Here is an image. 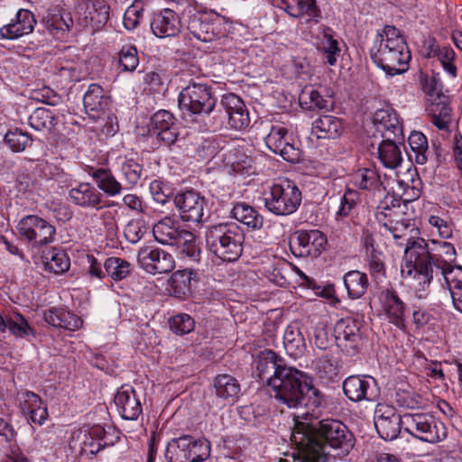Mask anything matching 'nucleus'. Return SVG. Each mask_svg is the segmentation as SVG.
I'll use <instances>...</instances> for the list:
<instances>
[{
    "label": "nucleus",
    "instance_id": "nucleus-1",
    "mask_svg": "<svg viewBox=\"0 0 462 462\" xmlns=\"http://www.w3.org/2000/svg\"><path fill=\"white\" fill-rule=\"evenodd\" d=\"M255 374L268 387L270 394L289 408L322 405L323 396L313 386L312 379L271 349L258 355Z\"/></svg>",
    "mask_w": 462,
    "mask_h": 462
},
{
    "label": "nucleus",
    "instance_id": "nucleus-2",
    "mask_svg": "<svg viewBox=\"0 0 462 462\" xmlns=\"http://www.w3.org/2000/svg\"><path fill=\"white\" fill-rule=\"evenodd\" d=\"M432 244L435 247L430 248L422 238L409 240L404 251L401 275L418 299L427 298L434 276L445 279L457 267L453 266L457 253L452 244L435 240Z\"/></svg>",
    "mask_w": 462,
    "mask_h": 462
},
{
    "label": "nucleus",
    "instance_id": "nucleus-3",
    "mask_svg": "<svg viewBox=\"0 0 462 462\" xmlns=\"http://www.w3.org/2000/svg\"><path fill=\"white\" fill-rule=\"evenodd\" d=\"M305 428L304 423L297 422L291 432V438L300 446L299 462H327L325 447L335 449L336 456H346L355 446L354 435L339 420H323L319 422L318 435L322 444L310 437Z\"/></svg>",
    "mask_w": 462,
    "mask_h": 462
},
{
    "label": "nucleus",
    "instance_id": "nucleus-4",
    "mask_svg": "<svg viewBox=\"0 0 462 462\" xmlns=\"http://www.w3.org/2000/svg\"><path fill=\"white\" fill-rule=\"evenodd\" d=\"M370 56L374 64L390 77L406 72L411 59L404 37L399 29L391 25L384 26L382 32H377Z\"/></svg>",
    "mask_w": 462,
    "mask_h": 462
},
{
    "label": "nucleus",
    "instance_id": "nucleus-5",
    "mask_svg": "<svg viewBox=\"0 0 462 462\" xmlns=\"http://www.w3.org/2000/svg\"><path fill=\"white\" fill-rule=\"evenodd\" d=\"M205 238L208 250L223 261L234 262L242 254L245 235L236 223L211 226L208 227Z\"/></svg>",
    "mask_w": 462,
    "mask_h": 462
},
{
    "label": "nucleus",
    "instance_id": "nucleus-6",
    "mask_svg": "<svg viewBox=\"0 0 462 462\" xmlns=\"http://www.w3.org/2000/svg\"><path fill=\"white\" fill-rule=\"evenodd\" d=\"M265 208L276 216H289L299 208L302 196L294 181L280 179L263 192Z\"/></svg>",
    "mask_w": 462,
    "mask_h": 462
},
{
    "label": "nucleus",
    "instance_id": "nucleus-7",
    "mask_svg": "<svg viewBox=\"0 0 462 462\" xmlns=\"http://www.w3.org/2000/svg\"><path fill=\"white\" fill-rule=\"evenodd\" d=\"M250 124L249 112L244 101L233 93L222 97L216 113L209 119V128L217 131L221 128L243 130Z\"/></svg>",
    "mask_w": 462,
    "mask_h": 462
},
{
    "label": "nucleus",
    "instance_id": "nucleus-8",
    "mask_svg": "<svg viewBox=\"0 0 462 462\" xmlns=\"http://www.w3.org/2000/svg\"><path fill=\"white\" fill-rule=\"evenodd\" d=\"M179 107L189 115L211 116L217 110V98L212 88L203 82H189L178 98Z\"/></svg>",
    "mask_w": 462,
    "mask_h": 462
},
{
    "label": "nucleus",
    "instance_id": "nucleus-9",
    "mask_svg": "<svg viewBox=\"0 0 462 462\" xmlns=\"http://www.w3.org/2000/svg\"><path fill=\"white\" fill-rule=\"evenodd\" d=\"M443 85L439 75L427 77L423 90L428 95L427 111L431 123L439 130H448L451 119V108L448 96L444 95Z\"/></svg>",
    "mask_w": 462,
    "mask_h": 462
},
{
    "label": "nucleus",
    "instance_id": "nucleus-10",
    "mask_svg": "<svg viewBox=\"0 0 462 462\" xmlns=\"http://www.w3.org/2000/svg\"><path fill=\"white\" fill-rule=\"evenodd\" d=\"M209 453L210 445L207 439L183 435L168 442L165 457L168 462H202Z\"/></svg>",
    "mask_w": 462,
    "mask_h": 462
},
{
    "label": "nucleus",
    "instance_id": "nucleus-11",
    "mask_svg": "<svg viewBox=\"0 0 462 462\" xmlns=\"http://www.w3.org/2000/svg\"><path fill=\"white\" fill-rule=\"evenodd\" d=\"M187 28L198 40L209 42L226 36L230 23L214 11L196 12L189 16Z\"/></svg>",
    "mask_w": 462,
    "mask_h": 462
},
{
    "label": "nucleus",
    "instance_id": "nucleus-12",
    "mask_svg": "<svg viewBox=\"0 0 462 462\" xmlns=\"http://www.w3.org/2000/svg\"><path fill=\"white\" fill-rule=\"evenodd\" d=\"M403 430L411 436L431 444L440 442L447 438L445 425L430 413L403 414Z\"/></svg>",
    "mask_w": 462,
    "mask_h": 462
},
{
    "label": "nucleus",
    "instance_id": "nucleus-13",
    "mask_svg": "<svg viewBox=\"0 0 462 462\" xmlns=\"http://www.w3.org/2000/svg\"><path fill=\"white\" fill-rule=\"evenodd\" d=\"M16 229L20 238L32 247H40L52 243L56 235V228L37 215H27L22 217Z\"/></svg>",
    "mask_w": 462,
    "mask_h": 462
},
{
    "label": "nucleus",
    "instance_id": "nucleus-14",
    "mask_svg": "<svg viewBox=\"0 0 462 462\" xmlns=\"http://www.w3.org/2000/svg\"><path fill=\"white\" fill-rule=\"evenodd\" d=\"M110 6L106 0H85L75 12L76 25L79 29L100 30L109 20Z\"/></svg>",
    "mask_w": 462,
    "mask_h": 462
},
{
    "label": "nucleus",
    "instance_id": "nucleus-15",
    "mask_svg": "<svg viewBox=\"0 0 462 462\" xmlns=\"http://www.w3.org/2000/svg\"><path fill=\"white\" fill-rule=\"evenodd\" d=\"M327 245L326 235L318 229L298 230L290 241L291 251L296 257L317 258Z\"/></svg>",
    "mask_w": 462,
    "mask_h": 462
},
{
    "label": "nucleus",
    "instance_id": "nucleus-16",
    "mask_svg": "<svg viewBox=\"0 0 462 462\" xmlns=\"http://www.w3.org/2000/svg\"><path fill=\"white\" fill-rule=\"evenodd\" d=\"M137 261L151 274L169 273L175 267V261L171 254L153 246L141 248L137 254Z\"/></svg>",
    "mask_w": 462,
    "mask_h": 462
},
{
    "label": "nucleus",
    "instance_id": "nucleus-17",
    "mask_svg": "<svg viewBox=\"0 0 462 462\" xmlns=\"http://www.w3.org/2000/svg\"><path fill=\"white\" fill-rule=\"evenodd\" d=\"M292 141L287 128L282 125H273L264 138L269 150L287 162H297L300 160V150L294 147Z\"/></svg>",
    "mask_w": 462,
    "mask_h": 462
},
{
    "label": "nucleus",
    "instance_id": "nucleus-18",
    "mask_svg": "<svg viewBox=\"0 0 462 462\" xmlns=\"http://www.w3.org/2000/svg\"><path fill=\"white\" fill-rule=\"evenodd\" d=\"M173 203L183 221L200 223L203 221L206 200L203 196L193 189L178 193Z\"/></svg>",
    "mask_w": 462,
    "mask_h": 462
},
{
    "label": "nucleus",
    "instance_id": "nucleus-19",
    "mask_svg": "<svg viewBox=\"0 0 462 462\" xmlns=\"http://www.w3.org/2000/svg\"><path fill=\"white\" fill-rule=\"evenodd\" d=\"M342 387L351 402H373L378 395L377 383L369 375H350L344 380Z\"/></svg>",
    "mask_w": 462,
    "mask_h": 462
},
{
    "label": "nucleus",
    "instance_id": "nucleus-20",
    "mask_svg": "<svg viewBox=\"0 0 462 462\" xmlns=\"http://www.w3.org/2000/svg\"><path fill=\"white\" fill-rule=\"evenodd\" d=\"M334 333L337 345L348 355L357 353L363 345L360 323L356 319H341L336 323Z\"/></svg>",
    "mask_w": 462,
    "mask_h": 462
},
{
    "label": "nucleus",
    "instance_id": "nucleus-21",
    "mask_svg": "<svg viewBox=\"0 0 462 462\" xmlns=\"http://www.w3.org/2000/svg\"><path fill=\"white\" fill-rule=\"evenodd\" d=\"M70 202L82 208H94L99 210L105 207L116 205L114 201L105 204L103 194L91 183L80 182L69 191Z\"/></svg>",
    "mask_w": 462,
    "mask_h": 462
},
{
    "label": "nucleus",
    "instance_id": "nucleus-22",
    "mask_svg": "<svg viewBox=\"0 0 462 462\" xmlns=\"http://www.w3.org/2000/svg\"><path fill=\"white\" fill-rule=\"evenodd\" d=\"M178 127L173 115L167 110L156 112L151 118L149 131L166 145H171L178 137Z\"/></svg>",
    "mask_w": 462,
    "mask_h": 462
},
{
    "label": "nucleus",
    "instance_id": "nucleus-23",
    "mask_svg": "<svg viewBox=\"0 0 462 462\" xmlns=\"http://www.w3.org/2000/svg\"><path fill=\"white\" fill-rule=\"evenodd\" d=\"M36 24L33 14L27 9H19L10 23L0 28V37L5 40H16L31 33Z\"/></svg>",
    "mask_w": 462,
    "mask_h": 462
},
{
    "label": "nucleus",
    "instance_id": "nucleus-24",
    "mask_svg": "<svg viewBox=\"0 0 462 462\" xmlns=\"http://www.w3.org/2000/svg\"><path fill=\"white\" fill-rule=\"evenodd\" d=\"M151 29L158 38L174 37L180 32V18L172 9L164 8L153 14Z\"/></svg>",
    "mask_w": 462,
    "mask_h": 462
},
{
    "label": "nucleus",
    "instance_id": "nucleus-25",
    "mask_svg": "<svg viewBox=\"0 0 462 462\" xmlns=\"http://www.w3.org/2000/svg\"><path fill=\"white\" fill-rule=\"evenodd\" d=\"M377 131L383 133V138H397L403 140L402 125L396 111L386 106L377 109L373 116Z\"/></svg>",
    "mask_w": 462,
    "mask_h": 462
},
{
    "label": "nucleus",
    "instance_id": "nucleus-26",
    "mask_svg": "<svg viewBox=\"0 0 462 462\" xmlns=\"http://www.w3.org/2000/svg\"><path fill=\"white\" fill-rule=\"evenodd\" d=\"M115 404L125 420H134L143 411L140 399L130 385H123L118 389L115 396Z\"/></svg>",
    "mask_w": 462,
    "mask_h": 462
},
{
    "label": "nucleus",
    "instance_id": "nucleus-27",
    "mask_svg": "<svg viewBox=\"0 0 462 462\" xmlns=\"http://www.w3.org/2000/svg\"><path fill=\"white\" fill-rule=\"evenodd\" d=\"M380 300L389 321L400 328L405 327L406 305L393 290L381 292Z\"/></svg>",
    "mask_w": 462,
    "mask_h": 462
},
{
    "label": "nucleus",
    "instance_id": "nucleus-28",
    "mask_svg": "<svg viewBox=\"0 0 462 462\" xmlns=\"http://www.w3.org/2000/svg\"><path fill=\"white\" fill-rule=\"evenodd\" d=\"M188 230L181 228L180 221L165 217L152 227V234L157 242L162 245H175L180 243L183 233Z\"/></svg>",
    "mask_w": 462,
    "mask_h": 462
},
{
    "label": "nucleus",
    "instance_id": "nucleus-29",
    "mask_svg": "<svg viewBox=\"0 0 462 462\" xmlns=\"http://www.w3.org/2000/svg\"><path fill=\"white\" fill-rule=\"evenodd\" d=\"M109 97L98 84H90L83 97L87 114L94 120L100 118L108 107Z\"/></svg>",
    "mask_w": 462,
    "mask_h": 462
},
{
    "label": "nucleus",
    "instance_id": "nucleus-30",
    "mask_svg": "<svg viewBox=\"0 0 462 462\" xmlns=\"http://www.w3.org/2000/svg\"><path fill=\"white\" fill-rule=\"evenodd\" d=\"M198 280V273L191 269L177 271L170 279L171 292L176 298L186 299L191 294Z\"/></svg>",
    "mask_w": 462,
    "mask_h": 462
},
{
    "label": "nucleus",
    "instance_id": "nucleus-31",
    "mask_svg": "<svg viewBox=\"0 0 462 462\" xmlns=\"http://www.w3.org/2000/svg\"><path fill=\"white\" fill-rule=\"evenodd\" d=\"M106 437V431L100 425L92 426L88 431H84L81 443L80 453L85 455H96L103 448L112 445Z\"/></svg>",
    "mask_w": 462,
    "mask_h": 462
},
{
    "label": "nucleus",
    "instance_id": "nucleus-32",
    "mask_svg": "<svg viewBox=\"0 0 462 462\" xmlns=\"http://www.w3.org/2000/svg\"><path fill=\"white\" fill-rule=\"evenodd\" d=\"M89 176L94 180L97 189L107 197H116L122 193L124 187L117 180L110 169L97 168L88 171Z\"/></svg>",
    "mask_w": 462,
    "mask_h": 462
},
{
    "label": "nucleus",
    "instance_id": "nucleus-33",
    "mask_svg": "<svg viewBox=\"0 0 462 462\" xmlns=\"http://www.w3.org/2000/svg\"><path fill=\"white\" fill-rule=\"evenodd\" d=\"M28 123L37 131L54 133L60 123V114L56 109L38 107L30 115Z\"/></svg>",
    "mask_w": 462,
    "mask_h": 462
},
{
    "label": "nucleus",
    "instance_id": "nucleus-34",
    "mask_svg": "<svg viewBox=\"0 0 462 462\" xmlns=\"http://www.w3.org/2000/svg\"><path fill=\"white\" fill-rule=\"evenodd\" d=\"M215 394L227 403L236 402L241 392L237 379L231 374H218L214 379Z\"/></svg>",
    "mask_w": 462,
    "mask_h": 462
},
{
    "label": "nucleus",
    "instance_id": "nucleus-35",
    "mask_svg": "<svg viewBox=\"0 0 462 462\" xmlns=\"http://www.w3.org/2000/svg\"><path fill=\"white\" fill-rule=\"evenodd\" d=\"M397 138H384L377 147L378 159L382 164L388 169L395 170L401 165L402 156L396 142Z\"/></svg>",
    "mask_w": 462,
    "mask_h": 462
},
{
    "label": "nucleus",
    "instance_id": "nucleus-36",
    "mask_svg": "<svg viewBox=\"0 0 462 462\" xmlns=\"http://www.w3.org/2000/svg\"><path fill=\"white\" fill-rule=\"evenodd\" d=\"M45 321L55 327L75 331L82 326V319L77 315L64 309H53L44 315Z\"/></svg>",
    "mask_w": 462,
    "mask_h": 462
},
{
    "label": "nucleus",
    "instance_id": "nucleus-37",
    "mask_svg": "<svg viewBox=\"0 0 462 462\" xmlns=\"http://www.w3.org/2000/svg\"><path fill=\"white\" fill-rule=\"evenodd\" d=\"M231 216L253 230L261 229L263 226V216L245 202L236 203L231 210Z\"/></svg>",
    "mask_w": 462,
    "mask_h": 462
},
{
    "label": "nucleus",
    "instance_id": "nucleus-38",
    "mask_svg": "<svg viewBox=\"0 0 462 462\" xmlns=\"http://www.w3.org/2000/svg\"><path fill=\"white\" fill-rule=\"evenodd\" d=\"M318 50L322 52L328 65L334 66L337 63V58L341 53V48L339 41L335 37V32L332 29L325 27L322 30L318 43Z\"/></svg>",
    "mask_w": 462,
    "mask_h": 462
},
{
    "label": "nucleus",
    "instance_id": "nucleus-39",
    "mask_svg": "<svg viewBox=\"0 0 462 462\" xmlns=\"http://www.w3.org/2000/svg\"><path fill=\"white\" fill-rule=\"evenodd\" d=\"M319 138L335 139L344 131L342 120L331 115H322L313 122Z\"/></svg>",
    "mask_w": 462,
    "mask_h": 462
},
{
    "label": "nucleus",
    "instance_id": "nucleus-40",
    "mask_svg": "<svg viewBox=\"0 0 462 462\" xmlns=\"http://www.w3.org/2000/svg\"><path fill=\"white\" fill-rule=\"evenodd\" d=\"M350 183L353 187L363 190H377L382 181L376 170L374 168H359L350 176Z\"/></svg>",
    "mask_w": 462,
    "mask_h": 462
},
{
    "label": "nucleus",
    "instance_id": "nucleus-41",
    "mask_svg": "<svg viewBox=\"0 0 462 462\" xmlns=\"http://www.w3.org/2000/svg\"><path fill=\"white\" fill-rule=\"evenodd\" d=\"M5 330L16 337H26L34 334L26 319L19 313L12 316L0 314V331L5 332Z\"/></svg>",
    "mask_w": 462,
    "mask_h": 462
},
{
    "label": "nucleus",
    "instance_id": "nucleus-42",
    "mask_svg": "<svg viewBox=\"0 0 462 462\" xmlns=\"http://www.w3.org/2000/svg\"><path fill=\"white\" fill-rule=\"evenodd\" d=\"M343 280L347 294L351 299L361 298L369 285L367 275L357 270L347 272Z\"/></svg>",
    "mask_w": 462,
    "mask_h": 462
},
{
    "label": "nucleus",
    "instance_id": "nucleus-43",
    "mask_svg": "<svg viewBox=\"0 0 462 462\" xmlns=\"http://www.w3.org/2000/svg\"><path fill=\"white\" fill-rule=\"evenodd\" d=\"M44 269L55 274L66 273L70 266V261L67 254L58 248H51L42 256Z\"/></svg>",
    "mask_w": 462,
    "mask_h": 462
},
{
    "label": "nucleus",
    "instance_id": "nucleus-44",
    "mask_svg": "<svg viewBox=\"0 0 462 462\" xmlns=\"http://www.w3.org/2000/svg\"><path fill=\"white\" fill-rule=\"evenodd\" d=\"M315 371L318 376L326 383L335 382L339 374L338 362L330 356H322L315 362Z\"/></svg>",
    "mask_w": 462,
    "mask_h": 462
},
{
    "label": "nucleus",
    "instance_id": "nucleus-45",
    "mask_svg": "<svg viewBox=\"0 0 462 462\" xmlns=\"http://www.w3.org/2000/svg\"><path fill=\"white\" fill-rule=\"evenodd\" d=\"M120 172L131 186H135L143 176V167L137 158L127 157L120 159Z\"/></svg>",
    "mask_w": 462,
    "mask_h": 462
},
{
    "label": "nucleus",
    "instance_id": "nucleus-46",
    "mask_svg": "<svg viewBox=\"0 0 462 462\" xmlns=\"http://www.w3.org/2000/svg\"><path fill=\"white\" fill-rule=\"evenodd\" d=\"M300 103L308 109H328L333 106V101L324 97L312 88H305L300 95Z\"/></svg>",
    "mask_w": 462,
    "mask_h": 462
},
{
    "label": "nucleus",
    "instance_id": "nucleus-47",
    "mask_svg": "<svg viewBox=\"0 0 462 462\" xmlns=\"http://www.w3.org/2000/svg\"><path fill=\"white\" fill-rule=\"evenodd\" d=\"M103 265L106 274L114 281H121L132 272L131 263L119 257L106 258Z\"/></svg>",
    "mask_w": 462,
    "mask_h": 462
},
{
    "label": "nucleus",
    "instance_id": "nucleus-48",
    "mask_svg": "<svg viewBox=\"0 0 462 462\" xmlns=\"http://www.w3.org/2000/svg\"><path fill=\"white\" fill-rule=\"evenodd\" d=\"M444 281L448 287L455 309L462 313V267H457V270L448 273Z\"/></svg>",
    "mask_w": 462,
    "mask_h": 462
},
{
    "label": "nucleus",
    "instance_id": "nucleus-49",
    "mask_svg": "<svg viewBox=\"0 0 462 462\" xmlns=\"http://www.w3.org/2000/svg\"><path fill=\"white\" fill-rule=\"evenodd\" d=\"M139 65L138 51L134 45H124L117 53L120 72H134Z\"/></svg>",
    "mask_w": 462,
    "mask_h": 462
},
{
    "label": "nucleus",
    "instance_id": "nucleus-50",
    "mask_svg": "<svg viewBox=\"0 0 462 462\" xmlns=\"http://www.w3.org/2000/svg\"><path fill=\"white\" fill-rule=\"evenodd\" d=\"M74 24H76L75 17L73 18L69 13L52 14L45 20L46 28L56 37H60L69 31Z\"/></svg>",
    "mask_w": 462,
    "mask_h": 462
},
{
    "label": "nucleus",
    "instance_id": "nucleus-51",
    "mask_svg": "<svg viewBox=\"0 0 462 462\" xmlns=\"http://www.w3.org/2000/svg\"><path fill=\"white\" fill-rule=\"evenodd\" d=\"M283 344L286 351L293 356L303 350L305 340L297 327L288 326L283 335Z\"/></svg>",
    "mask_w": 462,
    "mask_h": 462
},
{
    "label": "nucleus",
    "instance_id": "nucleus-52",
    "mask_svg": "<svg viewBox=\"0 0 462 462\" xmlns=\"http://www.w3.org/2000/svg\"><path fill=\"white\" fill-rule=\"evenodd\" d=\"M374 426L382 439L385 440L395 439L401 429H403V415H399L388 420H382Z\"/></svg>",
    "mask_w": 462,
    "mask_h": 462
},
{
    "label": "nucleus",
    "instance_id": "nucleus-53",
    "mask_svg": "<svg viewBox=\"0 0 462 462\" xmlns=\"http://www.w3.org/2000/svg\"><path fill=\"white\" fill-rule=\"evenodd\" d=\"M409 145L414 152V160L418 164L427 162L426 152L428 150L427 137L420 132H412L408 138Z\"/></svg>",
    "mask_w": 462,
    "mask_h": 462
},
{
    "label": "nucleus",
    "instance_id": "nucleus-54",
    "mask_svg": "<svg viewBox=\"0 0 462 462\" xmlns=\"http://www.w3.org/2000/svg\"><path fill=\"white\" fill-rule=\"evenodd\" d=\"M32 142V136L18 128L8 131L5 135V143L14 152L24 151L27 146L31 145Z\"/></svg>",
    "mask_w": 462,
    "mask_h": 462
},
{
    "label": "nucleus",
    "instance_id": "nucleus-55",
    "mask_svg": "<svg viewBox=\"0 0 462 462\" xmlns=\"http://www.w3.org/2000/svg\"><path fill=\"white\" fill-rule=\"evenodd\" d=\"M295 12H290V15L295 18L308 16L309 20L316 23L321 18V11L317 5L316 0H296Z\"/></svg>",
    "mask_w": 462,
    "mask_h": 462
},
{
    "label": "nucleus",
    "instance_id": "nucleus-56",
    "mask_svg": "<svg viewBox=\"0 0 462 462\" xmlns=\"http://www.w3.org/2000/svg\"><path fill=\"white\" fill-rule=\"evenodd\" d=\"M180 243H182L180 254L182 257H186L193 262H199L200 260L201 250L196 241L195 236L187 231L183 233V236L180 238Z\"/></svg>",
    "mask_w": 462,
    "mask_h": 462
},
{
    "label": "nucleus",
    "instance_id": "nucleus-57",
    "mask_svg": "<svg viewBox=\"0 0 462 462\" xmlns=\"http://www.w3.org/2000/svg\"><path fill=\"white\" fill-rule=\"evenodd\" d=\"M149 190L153 200L162 205L169 202L173 195V189L171 186L168 182H164L160 179L151 181Z\"/></svg>",
    "mask_w": 462,
    "mask_h": 462
},
{
    "label": "nucleus",
    "instance_id": "nucleus-58",
    "mask_svg": "<svg viewBox=\"0 0 462 462\" xmlns=\"http://www.w3.org/2000/svg\"><path fill=\"white\" fill-rule=\"evenodd\" d=\"M143 9L144 4L142 0H135L127 7L123 19L124 26L127 30H134L139 25L140 21L143 18Z\"/></svg>",
    "mask_w": 462,
    "mask_h": 462
},
{
    "label": "nucleus",
    "instance_id": "nucleus-59",
    "mask_svg": "<svg viewBox=\"0 0 462 462\" xmlns=\"http://www.w3.org/2000/svg\"><path fill=\"white\" fill-rule=\"evenodd\" d=\"M171 330L178 335H186L191 332L195 327L194 319L186 313L173 316L169 321Z\"/></svg>",
    "mask_w": 462,
    "mask_h": 462
},
{
    "label": "nucleus",
    "instance_id": "nucleus-60",
    "mask_svg": "<svg viewBox=\"0 0 462 462\" xmlns=\"http://www.w3.org/2000/svg\"><path fill=\"white\" fill-rule=\"evenodd\" d=\"M360 195L359 193L351 189L347 188L345 191L343 197L340 201V208L337 212V217H346L350 215L352 209L356 206L359 201Z\"/></svg>",
    "mask_w": 462,
    "mask_h": 462
},
{
    "label": "nucleus",
    "instance_id": "nucleus-61",
    "mask_svg": "<svg viewBox=\"0 0 462 462\" xmlns=\"http://www.w3.org/2000/svg\"><path fill=\"white\" fill-rule=\"evenodd\" d=\"M396 402L400 407L416 409L424 405V399L412 391H401L396 393Z\"/></svg>",
    "mask_w": 462,
    "mask_h": 462
},
{
    "label": "nucleus",
    "instance_id": "nucleus-62",
    "mask_svg": "<svg viewBox=\"0 0 462 462\" xmlns=\"http://www.w3.org/2000/svg\"><path fill=\"white\" fill-rule=\"evenodd\" d=\"M21 407L23 410V412L25 415H28L32 412V411H36L40 408H42L44 406H47L41 397L37 395L36 393L32 392H25L23 393L21 395Z\"/></svg>",
    "mask_w": 462,
    "mask_h": 462
},
{
    "label": "nucleus",
    "instance_id": "nucleus-63",
    "mask_svg": "<svg viewBox=\"0 0 462 462\" xmlns=\"http://www.w3.org/2000/svg\"><path fill=\"white\" fill-rule=\"evenodd\" d=\"M32 98L51 106H55L60 102V97L48 87L33 90Z\"/></svg>",
    "mask_w": 462,
    "mask_h": 462
},
{
    "label": "nucleus",
    "instance_id": "nucleus-64",
    "mask_svg": "<svg viewBox=\"0 0 462 462\" xmlns=\"http://www.w3.org/2000/svg\"><path fill=\"white\" fill-rule=\"evenodd\" d=\"M145 227L138 221H131L125 227V237L131 244L139 242L145 234Z\"/></svg>",
    "mask_w": 462,
    "mask_h": 462
}]
</instances>
